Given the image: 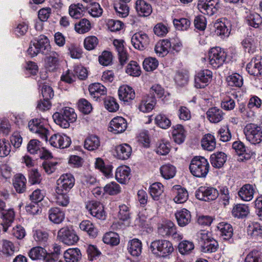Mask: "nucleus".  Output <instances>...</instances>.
Wrapping results in <instances>:
<instances>
[{
	"label": "nucleus",
	"mask_w": 262,
	"mask_h": 262,
	"mask_svg": "<svg viewBox=\"0 0 262 262\" xmlns=\"http://www.w3.org/2000/svg\"><path fill=\"white\" fill-rule=\"evenodd\" d=\"M149 250L156 257L164 258L170 255L174 250L172 244L166 239H156L151 242Z\"/></svg>",
	"instance_id": "nucleus-1"
},
{
	"label": "nucleus",
	"mask_w": 262,
	"mask_h": 262,
	"mask_svg": "<svg viewBox=\"0 0 262 262\" xmlns=\"http://www.w3.org/2000/svg\"><path fill=\"white\" fill-rule=\"evenodd\" d=\"M196 239L201 246V251L204 253L215 252L218 249L217 242L208 231H199L196 234Z\"/></svg>",
	"instance_id": "nucleus-2"
},
{
	"label": "nucleus",
	"mask_w": 262,
	"mask_h": 262,
	"mask_svg": "<svg viewBox=\"0 0 262 262\" xmlns=\"http://www.w3.org/2000/svg\"><path fill=\"white\" fill-rule=\"evenodd\" d=\"M52 117L57 124L63 128H68L70 123L76 121L77 115L73 108L65 107L59 112L55 113Z\"/></svg>",
	"instance_id": "nucleus-3"
},
{
	"label": "nucleus",
	"mask_w": 262,
	"mask_h": 262,
	"mask_svg": "<svg viewBox=\"0 0 262 262\" xmlns=\"http://www.w3.org/2000/svg\"><path fill=\"white\" fill-rule=\"evenodd\" d=\"M209 164L206 159L203 157L193 158L189 165V169L194 176L205 177L209 171Z\"/></svg>",
	"instance_id": "nucleus-4"
},
{
	"label": "nucleus",
	"mask_w": 262,
	"mask_h": 262,
	"mask_svg": "<svg viewBox=\"0 0 262 262\" xmlns=\"http://www.w3.org/2000/svg\"><path fill=\"white\" fill-rule=\"evenodd\" d=\"M246 139L253 144H259L262 141V128L254 123H249L244 128Z\"/></svg>",
	"instance_id": "nucleus-5"
},
{
	"label": "nucleus",
	"mask_w": 262,
	"mask_h": 262,
	"mask_svg": "<svg viewBox=\"0 0 262 262\" xmlns=\"http://www.w3.org/2000/svg\"><path fill=\"white\" fill-rule=\"evenodd\" d=\"M158 232L163 237L171 236L177 241L183 238V235L177 231L176 226L170 221H167L161 224L158 228Z\"/></svg>",
	"instance_id": "nucleus-6"
},
{
	"label": "nucleus",
	"mask_w": 262,
	"mask_h": 262,
	"mask_svg": "<svg viewBox=\"0 0 262 262\" xmlns=\"http://www.w3.org/2000/svg\"><path fill=\"white\" fill-rule=\"evenodd\" d=\"M227 57L225 51L219 47L212 48L209 52V62L212 68L217 69L225 63Z\"/></svg>",
	"instance_id": "nucleus-7"
},
{
	"label": "nucleus",
	"mask_w": 262,
	"mask_h": 262,
	"mask_svg": "<svg viewBox=\"0 0 262 262\" xmlns=\"http://www.w3.org/2000/svg\"><path fill=\"white\" fill-rule=\"evenodd\" d=\"M219 0H199L198 8L203 14L212 16L220 8Z\"/></svg>",
	"instance_id": "nucleus-8"
},
{
	"label": "nucleus",
	"mask_w": 262,
	"mask_h": 262,
	"mask_svg": "<svg viewBox=\"0 0 262 262\" xmlns=\"http://www.w3.org/2000/svg\"><path fill=\"white\" fill-rule=\"evenodd\" d=\"M195 194L198 199L204 201L214 200L219 195L216 189L208 186L200 187L196 190Z\"/></svg>",
	"instance_id": "nucleus-9"
},
{
	"label": "nucleus",
	"mask_w": 262,
	"mask_h": 262,
	"mask_svg": "<svg viewBox=\"0 0 262 262\" xmlns=\"http://www.w3.org/2000/svg\"><path fill=\"white\" fill-rule=\"evenodd\" d=\"M212 72L208 69L201 70L194 77V86L197 89H203L207 86L212 79Z\"/></svg>",
	"instance_id": "nucleus-10"
},
{
	"label": "nucleus",
	"mask_w": 262,
	"mask_h": 262,
	"mask_svg": "<svg viewBox=\"0 0 262 262\" xmlns=\"http://www.w3.org/2000/svg\"><path fill=\"white\" fill-rule=\"evenodd\" d=\"M57 236L60 241L68 246L74 245L79 239L75 232L67 227L61 228L58 231Z\"/></svg>",
	"instance_id": "nucleus-11"
},
{
	"label": "nucleus",
	"mask_w": 262,
	"mask_h": 262,
	"mask_svg": "<svg viewBox=\"0 0 262 262\" xmlns=\"http://www.w3.org/2000/svg\"><path fill=\"white\" fill-rule=\"evenodd\" d=\"M28 127L31 132L37 134L42 139L47 141L49 130L44 126L40 119H34L30 120Z\"/></svg>",
	"instance_id": "nucleus-12"
},
{
	"label": "nucleus",
	"mask_w": 262,
	"mask_h": 262,
	"mask_svg": "<svg viewBox=\"0 0 262 262\" xmlns=\"http://www.w3.org/2000/svg\"><path fill=\"white\" fill-rule=\"evenodd\" d=\"M74 184L75 179L72 174H63L57 181L56 189L58 192H68L74 186Z\"/></svg>",
	"instance_id": "nucleus-13"
},
{
	"label": "nucleus",
	"mask_w": 262,
	"mask_h": 262,
	"mask_svg": "<svg viewBox=\"0 0 262 262\" xmlns=\"http://www.w3.org/2000/svg\"><path fill=\"white\" fill-rule=\"evenodd\" d=\"M131 41L135 49L142 51L147 47L149 42V38L147 34L140 31L133 35Z\"/></svg>",
	"instance_id": "nucleus-14"
},
{
	"label": "nucleus",
	"mask_w": 262,
	"mask_h": 262,
	"mask_svg": "<svg viewBox=\"0 0 262 262\" xmlns=\"http://www.w3.org/2000/svg\"><path fill=\"white\" fill-rule=\"evenodd\" d=\"M85 208L92 216L97 219L102 220L105 219L103 206L99 202L89 201L86 203Z\"/></svg>",
	"instance_id": "nucleus-15"
},
{
	"label": "nucleus",
	"mask_w": 262,
	"mask_h": 262,
	"mask_svg": "<svg viewBox=\"0 0 262 262\" xmlns=\"http://www.w3.org/2000/svg\"><path fill=\"white\" fill-rule=\"evenodd\" d=\"M49 142L50 144L54 147L65 148L69 147L71 140L66 135L55 134L50 137Z\"/></svg>",
	"instance_id": "nucleus-16"
},
{
	"label": "nucleus",
	"mask_w": 262,
	"mask_h": 262,
	"mask_svg": "<svg viewBox=\"0 0 262 262\" xmlns=\"http://www.w3.org/2000/svg\"><path fill=\"white\" fill-rule=\"evenodd\" d=\"M30 257L33 260L43 259L45 262H53L54 259L46 250L41 247L32 248L29 253Z\"/></svg>",
	"instance_id": "nucleus-17"
},
{
	"label": "nucleus",
	"mask_w": 262,
	"mask_h": 262,
	"mask_svg": "<svg viewBox=\"0 0 262 262\" xmlns=\"http://www.w3.org/2000/svg\"><path fill=\"white\" fill-rule=\"evenodd\" d=\"M109 130L114 134H120L124 132L127 126L126 120L122 117L114 118L110 122Z\"/></svg>",
	"instance_id": "nucleus-18"
},
{
	"label": "nucleus",
	"mask_w": 262,
	"mask_h": 262,
	"mask_svg": "<svg viewBox=\"0 0 262 262\" xmlns=\"http://www.w3.org/2000/svg\"><path fill=\"white\" fill-rule=\"evenodd\" d=\"M261 58L257 57L252 58L246 67L248 73L253 76L262 75Z\"/></svg>",
	"instance_id": "nucleus-19"
},
{
	"label": "nucleus",
	"mask_w": 262,
	"mask_h": 262,
	"mask_svg": "<svg viewBox=\"0 0 262 262\" xmlns=\"http://www.w3.org/2000/svg\"><path fill=\"white\" fill-rule=\"evenodd\" d=\"M132 148L131 146L126 143H123L115 147L114 156L120 160L128 159L131 156Z\"/></svg>",
	"instance_id": "nucleus-20"
},
{
	"label": "nucleus",
	"mask_w": 262,
	"mask_h": 262,
	"mask_svg": "<svg viewBox=\"0 0 262 262\" xmlns=\"http://www.w3.org/2000/svg\"><path fill=\"white\" fill-rule=\"evenodd\" d=\"M125 42L122 39H115L113 40V45L118 53L119 61L123 65L128 60V54L124 47Z\"/></svg>",
	"instance_id": "nucleus-21"
},
{
	"label": "nucleus",
	"mask_w": 262,
	"mask_h": 262,
	"mask_svg": "<svg viewBox=\"0 0 262 262\" xmlns=\"http://www.w3.org/2000/svg\"><path fill=\"white\" fill-rule=\"evenodd\" d=\"M214 27L217 35L224 37L229 36L231 31V24L227 19L216 20L214 24Z\"/></svg>",
	"instance_id": "nucleus-22"
},
{
	"label": "nucleus",
	"mask_w": 262,
	"mask_h": 262,
	"mask_svg": "<svg viewBox=\"0 0 262 262\" xmlns=\"http://www.w3.org/2000/svg\"><path fill=\"white\" fill-rule=\"evenodd\" d=\"M118 95L120 100L129 102L135 98V92L132 87L127 85H123L120 86L118 90Z\"/></svg>",
	"instance_id": "nucleus-23"
},
{
	"label": "nucleus",
	"mask_w": 262,
	"mask_h": 262,
	"mask_svg": "<svg viewBox=\"0 0 262 262\" xmlns=\"http://www.w3.org/2000/svg\"><path fill=\"white\" fill-rule=\"evenodd\" d=\"M130 169L127 166L122 165L116 169L115 178L121 184L126 183L130 179Z\"/></svg>",
	"instance_id": "nucleus-24"
},
{
	"label": "nucleus",
	"mask_w": 262,
	"mask_h": 262,
	"mask_svg": "<svg viewBox=\"0 0 262 262\" xmlns=\"http://www.w3.org/2000/svg\"><path fill=\"white\" fill-rule=\"evenodd\" d=\"M1 217L3 231L7 232L8 228L11 226L15 219V212L13 209L4 210L1 212Z\"/></svg>",
	"instance_id": "nucleus-25"
},
{
	"label": "nucleus",
	"mask_w": 262,
	"mask_h": 262,
	"mask_svg": "<svg viewBox=\"0 0 262 262\" xmlns=\"http://www.w3.org/2000/svg\"><path fill=\"white\" fill-rule=\"evenodd\" d=\"M81 251L78 248H69L63 253L66 262H79L81 259Z\"/></svg>",
	"instance_id": "nucleus-26"
},
{
	"label": "nucleus",
	"mask_w": 262,
	"mask_h": 262,
	"mask_svg": "<svg viewBox=\"0 0 262 262\" xmlns=\"http://www.w3.org/2000/svg\"><path fill=\"white\" fill-rule=\"evenodd\" d=\"M34 45H36L39 52L43 54H48L50 52L49 40L45 35H40L37 39H34Z\"/></svg>",
	"instance_id": "nucleus-27"
},
{
	"label": "nucleus",
	"mask_w": 262,
	"mask_h": 262,
	"mask_svg": "<svg viewBox=\"0 0 262 262\" xmlns=\"http://www.w3.org/2000/svg\"><path fill=\"white\" fill-rule=\"evenodd\" d=\"M175 216L178 224L181 227L186 226L191 221V216L190 212L185 208L178 210L175 213Z\"/></svg>",
	"instance_id": "nucleus-28"
},
{
	"label": "nucleus",
	"mask_w": 262,
	"mask_h": 262,
	"mask_svg": "<svg viewBox=\"0 0 262 262\" xmlns=\"http://www.w3.org/2000/svg\"><path fill=\"white\" fill-rule=\"evenodd\" d=\"M172 191L175 194V196L173 199L175 203L181 204L187 200L188 193L186 189L179 185H176L173 187Z\"/></svg>",
	"instance_id": "nucleus-29"
},
{
	"label": "nucleus",
	"mask_w": 262,
	"mask_h": 262,
	"mask_svg": "<svg viewBox=\"0 0 262 262\" xmlns=\"http://www.w3.org/2000/svg\"><path fill=\"white\" fill-rule=\"evenodd\" d=\"M171 47V43L168 39L159 41L155 47L156 53L159 56L164 57L166 55Z\"/></svg>",
	"instance_id": "nucleus-30"
},
{
	"label": "nucleus",
	"mask_w": 262,
	"mask_h": 262,
	"mask_svg": "<svg viewBox=\"0 0 262 262\" xmlns=\"http://www.w3.org/2000/svg\"><path fill=\"white\" fill-rule=\"evenodd\" d=\"M89 90L91 97L96 100L101 96L105 95L106 94V89L99 83L91 84L89 86Z\"/></svg>",
	"instance_id": "nucleus-31"
},
{
	"label": "nucleus",
	"mask_w": 262,
	"mask_h": 262,
	"mask_svg": "<svg viewBox=\"0 0 262 262\" xmlns=\"http://www.w3.org/2000/svg\"><path fill=\"white\" fill-rule=\"evenodd\" d=\"M171 134L174 141L181 144L184 141L185 138V131L183 125L177 124L172 127Z\"/></svg>",
	"instance_id": "nucleus-32"
},
{
	"label": "nucleus",
	"mask_w": 262,
	"mask_h": 262,
	"mask_svg": "<svg viewBox=\"0 0 262 262\" xmlns=\"http://www.w3.org/2000/svg\"><path fill=\"white\" fill-rule=\"evenodd\" d=\"M254 189L252 185L245 184L243 186L238 192L239 197L244 201H250L253 198Z\"/></svg>",
	"instance_id": "nucleus-33"
},
{
	"label": "nucleus",
	"mask_w": 262,
	"mask_h": 262,
	"mask_svg": "<svg viewBox=\"0 0 262 262\" xmlns=\"http://www.w3.org/2000/svg\"><path fill=\"white\" fill-rule=\"evenodd\" d=\"M142 249V243L137 238H134L128 243V251L133 256H139L141 253Z\"/></svg>",
	"instance_id": "nucleus-34"
},
{
	"label": "nucleus",
	"mask_w": 262,
	"mask_h": 262,
	"mask_svg": "<svg viewBox=\"0 0 262 262\" xmlns=\"http://www.w3.org/2000/svg\"><path fill=\"white\" fill-rule=\"evenodd\" d=\"M49 56L45 59V67L50 71L55 70L58 61L59 54L55 51L49 52Z\"/></svg>",
	"instance_id": "nucleus-35"
},
{
	"label": "nucleus",
	"mask_w": 262,
	"mask_h": 262,
	"mask_svg": "<svg viewBox=\"0 0 262 262\" xmlns=\"http://www.w3.org/2000/svg\"><path fill=\"white\" fill-rule=\"evenodd\" d=\"M136 10L139 15L143 16H148L152 12L150 5L144 0H137L136 1Z\"/></svg>",
	"instance_id": "nucleus-36"
},
{
	"label": "nucleus",
	"mask_w": 262,
	"mask_h": 262,
	"mask_svg": "<svg viewBox=\"0 0 262 262\" xmlns=\"http://www.w3.org/2000/svg\"><path fill=\"white\" fill-rule=\"evenodd\" d=\"M208 120L212 123H218L223 119V111L216 107L209 108L206 113Z\"/></svg>",
	"instance_id": "nucleus-37"
},
{
	"label": "nucleus",
	"mask_w": 262,
	"mask_h": 262,
	"mask_svg": "<svg viewBox=\"0 0 262 262\" xmlns=\"http://www.w3.org/2000/svg\"><path fill=\"white\" fill-rule=\"evenodd\" d=\"M100 146V141L99 137L96 135L89 136L85 140L84 147L90 151H94L97 149Z\"/></svg>",
	"instance_id": "nucleus-38"
},
{
	"label": "nucleus",
	"mask_w": 262,
	"mask_h": 262,
	"mask_svg": "<svg viewBox=\"0 0 262 262\" xmlns=\"http://www.w3.org/2000/svg\"><path fill=\"white\" fill-rule=\"evenodd\" d=\"M156 103V100L154 97L147 96L142 99L139 109L143 113H148L152 110Z\"/></svg>",
	"instance_id": "nucleus-39"
},
{
	"label": "nucleus",
	"mask_w": 262,
	"mask_h": 262,
	"mask_svg": "<svg viewBox=\"0 0 262 262\" xmlns=\"http://www.w3.org/2000/svg\"><path fill=\"white\" fill-rule=\"evenodd\" d=\"M210 162L213 167L220 168L222 167L227 160V156L224 152H218L210 156Z\"/></svg>",
	"instance_id": "nucleus-40"
},
{
	"label": "nucleus",
	"mask_w": 262,
	"mask_h": 262,
	"mask_svg": "<svg viewBox=\"0 0 262 262\" xmlns=\"http://www.w3.org/2000/svg\"><path fill=\"white\" fill-rule=\"evenodd\" d=\"M201 145L205 150H213L216 147V140L214 136L211 134L205 135L202 139Z\"/></svg>",
	"instance_id": "nucleus-41"
},
{
	"label": "nucleus",
	"mask_w": 262,
	"mask_h": 262,
	"mask_svg": "<svg viewBox=\"0 0 262 262\" xmlns=\"http://www.w3.org/2000/svg\"><path fill=\"white\" fill-rule=\"evenodd\" d=\"M64 213L58 208H52L49 211L50 220L55 224L61 223L64 219Z\"/></svg>",
	"instance_id": "nucleus-42"
},
{
	"label": "nucleus",
	"mask_w": 262,
	"mask_h": 262,
	"mask_svg": "<svg viewBox=\"0 0 262 262\" xmlns=\"http://www.w3.org/2000/svg\"><path fill=\"white\" fill-rule=\"evenodd\" d=\"M160 171L161 176L166 180L173 178L176 173V168L170 164H164L161 166Z\"/></svg>",
	"instance_id": "nucleus-43"
},
{
	"label": "nucleus",
	"mask_w": 262,
	"mask_h": 262,
	"mask_svg": "<svg viewBox=\"0 0 262 262\" xmlns=\"http://www.w3.org/2000/svg\"><path fill=\"white\" fill-rule=\"evenodd\" d=\"M217 228L220 232V235L224 239H230L233 235V228L231 225L227 223L222 222L218 224Z\"/></svg>",
	"instance_id": "nucleus-44"
},
{
	"label": "nucleus",
	"mask_w": 262,
	"mask_h": 262,
	"mask_svg": "<svg viewBox=\"0 0 262 262\" xmlns=\"http://www.w3.org/2000/svg\"><path fill=\"white\" fill-rule=\"evenodd\" d=\"M91 27L90 21L86 18L80 19L74 25L75 31L81 34L88 32L91 30Z\"/></svg>",
	"instance_id": "nucleus-45"
},
{
	"label": "nucleus",
	"mask_w": 262,
	"mask_h": 262,
	"mask_svg": "<svg viewBox=\"0 0 262 262\" xmlns=\"http://www.w3.org/2000/svg\"><path fill=\"white\" fill-rule=\"evenodd\" d=\"M247 232L251 237L258 239L262 238V226L258 223H253L248 227Z\"/></svg>",
	"instance_id": "nucleus-46"
},
{
	"label": "nucleus",
	"mask_w": 262,
	"mask_h": 262,
	"mask_svg": "<svg viewBox=\"0 0 262 262\" xmlns=\"http://www.w3.org/2000/svg\"><path fill=\"white\" fill-rule=\"evenodd\" d=\"M249 213V207L245 204H237L233 207L232 210L233 216L237 218L245 217Z\"/></svg>",
	"instance_id": "nucleus-47"
},
{
	"label": "nucleus",
	"mask_w": 262,
	"mask_h": 262,
	"mask_svg": "<svg viewBox=\"0 0 262 262\" xmlns=\"http://www.w3.org/2000/svg\"><path fill=\"white\" fill-rule=\"evenodd\" d=\"M79 228L81 230L86 232L92 237H95L97 235V229L93 223L89 220H84L81 222L79 225Z\"/></svg>",
	"instance_id": "nucleus-48"
},
{
	"label": "nucleus",
	"mask_w": 262,
	"mask_h": 262,
	"mask_svg": "<svg viewBox=\"0 0 262 262\" xmlns=\"http://www.w3.org/2000/svg\"><path fill=\"white\" fill-rule=\"evenodd\" d=\"M26 179L21 174H16L13 180V186L18 193H23L26 190Z\"/></svg>",
	"instance_id": "nucleus-49"
},
{
	"label": "nucleus",
	"mask_w": 262,
	"mask_h": 262,
	"mask_svg": "<svg viewBox=\"0 0 262 262\" xmlns=\"http://www.w3.org/2000/svg\"><path fill=\"white\" fill-rule=\"evenodd\" d=\"M163 191L164 186L161 183L156 182L150 185L149 192L154 200H159Z\"/></svg>",
	"instance_id": "nucleus-50"
},
{
	"label": "nucleus",
	"mask_w": 262,
	"mask_h": 262,
	"mask_svg": "<svg viewBox=\"0 0 262 262\" xmlns=\"http://www.w3.org/2000/svg\"><path fill=\"white\" fill-rule=\"evenodd\" d=\"M68 54L72 58L80 59L82 56V49L77 44L70 43L67 46Z\"/></svg>",
	"instance_id": "nucleus-51"
},
{
	"label": "nucleus",
	"mask_w": 262,
	"mask_h": 262,
	"mask_svg": "<svg viewBox=\"0 0 262 262\" xmlns=\"http://www.w3.org/2000/svg\"><path fill=\"white\" fill-rule=\"evenodd\" d=\"M84 7L82 4H72L69 8L70 15L74 18H79L83 15Z\"/></svg>",
	"instance_id": "nucleus-52"
},
{
	"label": "nucleus",
	"mask_w": 262,
	"mask_h": 262,
	"mask_svg": "<svg viewBox=\"0 0 262 262\" xmlns=\"http://www.w3.org/2000/svg\"><path fill=\"white\" fill-rule=\"evenodd\" d=\"M95 166L96 168L99 169L106 177H109L112 174V166H106L103 160L100 158L96 159Z\"/></svg>",
	"instance_id": "nucleus-53"
},
{
	"label": "nucleus",
	"mask_w": 262,
	"mask_h": 262,
	"mask_svg": "<svg viewBox=\"0 0 262 262\" xmlns=\"http://www.w3.org/2000/svg\"><path fill=\"white\" fill-rule=\"evenodd\" d=\"M114 9L117 15L120 17H125L128 15L129 8L127 4L124 3L115 2Z\"/></svg>",
	"instance_id": "nucleus-54"
},
{
	"label": "nucleus",
	"mask_w": 262,
	"mask_h": 262,
	"mask_svg": "<svg viewBox=\"0 0 262 262\" xmlns=\"http://www.w3.org/2000/svg\"><path fill=\"white\" fill-rule=\"evenodd\" d=\"M141 68L137 62L132 61L128 63L126 68V73L133 77H138L141 74Z\"/></svg>",
	"instance_id": "nucleus-55"
},
{
	"label": "nucleus",
	"mask_w": 262,
	"mask_h": 262,
	"mask_svg": "<svg viewBox=\"0 0 262 262\" xmlns=\"http://www.w3.org/2000/svg\"><path fill=\"white\" fill-rule=\"evenodd\" d=\"M228 85L231 86L241 87L243 83L242 77L238 74L234 73L226 78Z\"/></svg>",
	"instance_id": "nucleus-56"
},
{
	"label": "nucleus",
	"mask_w": 262,
	"mask_h": 262,
	"mask_svg": "<svg viewBox=\"0 0 262 262\" xmlns=\"http://www.w3.org/2000/svg\"><path fill=\"white\" fill-rule=\"evenodd\" d=\"M194 248V245L193 242L187 240L180 242L178 246L179 251L182 254H188Z\"/></svg>",
	"instance_id": "nucleus-57"
},
{
	"label": "nucleus",
	"mask_w": 262,
	"mask_h": 262,
	"mask_svg": "<svg viewBox=\"0 0 262 262\" xmlns=\"http://www.w3.org/2000/svg\"><path fill=\"white\" fill-rule=\"evenodd\" d=\"M103 241L106 244L116 246L119 243L120 240L118 234L114 232H110L104 235Z\"/></svg>",
	"instance_id": "nucleus-58"
},
{
	"label": "nucleus",
	"mask_w": 262,
	"mask_h": 262,
	"mask_svg": "<svg viewBox=\"0 0 262 262\" xmlns=\"http://www.w3.org/2000/svg\"><path fill=\"white\" fill-rule=\"evenodd\" d=\"M248 24L254 28H258L262 23L261 16L256 13H250L246 17Z\"/></svg>",
	"instance_id": "nucleus-59"
},
{
	"label": "nucleus",
	"mask_w": 262,
	"mask_h": 262,
	"mask_svg": "<svg viewBox=\"0 0 262 262\" xmlns=\"http://www.w3.org/2000/svg\"><path fill=\"white\" fill-rule=\"evenodd\" d=\"M33 238L39 244H44L48 239V233L42 229H35L33 231Z\"/></svg>",
	"instance_id": "nucleus-60"
},
{
	"label": "nucleus",
	"mask_w": 262,
	"mask_h": 262,
	"mask_svg": "<svg viewBox=\"0 0 262 262\" xmlns=\"http://www.w3.org/2000/svg\"><path fill=\"white\" fill-rule=\"evenodd\" d=\"M156 124L163 129H167L171 125V121L164 114H159L155 118Z\"/></svg>",
	"instance_id": "nucleus-61"
},
{
	"label": "nucleus",
	"mask_w": 262,
	"mask_h": 262,
	"mask_svg": "<svg viewBox=\"0 0 262 262\" xmlns=\"http://www.w3.org/2000/svg\"><path fill=\"white\" fill-rule=\"evenodd\" d=\"M242 46L246 51L253 53L256 49L254 38L251 36H247L242 41Z\"/></svg>",
	"instance_id": "nucleus-62"
},
{
	"label": "nucleus",
	"mask_w": 262,
	"mask_h": 262,
	"mask_svg": "<svg viewBox=\"0 0 262 262\" xmlns=\"http://www.w3.org/2000/svg\"><path fill=\"white\" fill-rule=\"evenodd\" d=\"M104 102L105 108L110 112H115L119 108L118 103L114 97L111 96L106 97Z\"/></svg>",
	"instance_id": "nucleus-63"
},
{
	"label": "nucleus",
	"mask_w": 262,
	"mask_h": 262,
	"mask_svg": "<svg viewBox=\"0 0 262 262\" xmlns=\"http://www.w3.org/2000/svg\"><path fill=\"white\" fill-rule=\"evenodd\" d=\"M103 191L110 195H116L120 192L121 187L116 182H112L104 187Z\"/></svg>",
	"instance_id": "nucleus-64"
}]
</instances>
